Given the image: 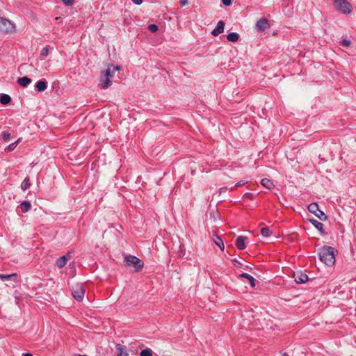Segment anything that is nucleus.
<instances>
[{
  "label": "nucleus",
  "instance_id": "obj_41",
  "mask_svg": "<svg viewBox=\"0 0 356 356\" xmlns=\"http://www.w3.org/2000/svg\"><path fill=\"white\" fill-rule=\"evenodd\" d=\"M234 262L237 263L238 264V266H241V264L240 262H238V261L236 260H234Z\"/></svg>",
  "mask_w": 356,
  "mask_h": 356
},
{
  "label": "nucleus",
  "instance_id": "obj_25",
  "mask_svg": "<svg viewBox=\"0 0 356 356\" xmlns=\"http://www.w3.org/2000/svg\"><path fill=\"white\" fill-rule=\"evenodd\" d=\"M30 187L29 178L26 177L21 184V188L23 191L27 190Z\"/></svg>",
  "mask_w": 356,
  "mask_h": 356
},
{
  "label": "nucleus",
  "instance_id": "obj_21",
  "mask_svg": "<svg viewBox=\"0 0 356 356\" xmlns=\"http://www.w3.org/2000/svg\"><path fill=\"white\" fill-rule=\"evenodd\" d=\"M20 207L23 212H27L31 209V204L28 201H23L20 204Z\"/></svg>",
  "mask_w": 356,
  "mask_h": 356
},
{
  "label": "nucleus",
  "instance_id": "obj_20",
  "mask_svg": "<svg viewBox=\"0 0 356 356\" xmlns=\"http://www.w3.org/2000/svg\"><path fill=\"white\" fill-rule=\"evenodd\" d=\"M10 101H11V97H10V95H8L7 94H1V96H0V102L2 104L6 105L8 103H10Z\"/></svg>",
  "mask_w": 356,
  "mask_h": 356
},
{
  "label": "nucleus",
  "instance_id": "obj_14",
  "mask_svg": "<svg viewBox=\"0 0 356 356\" xmlns=\"http://www.w3.org/2000/svg\"><path fill=\"white\" fill-rule=\"evenodd\" d=\"M115 348H116L118 356H128L129 355V354L127 352L126 348L124 346L118 343V344H116Z\"/></svg>",
  "mask_w": 356,
  "mask_h": 356
},
{
  "label": "nucleus",
  "instance_id": "obj_3",
  "mask_svg": "<svg viewBox=\"0 0 356 356\" xmlns=\"http://www.w3.org/2000/svg\"><path fill=\"white\" fill-rule=\"evenodd\" d=\"M334 6L343 14H348L351 12V5L346 0H334Z\"/></svg>",
  "mask_w": 356,
  "mask_h": 356
},
{
  "label": "nucleus",
  "instance_id": "obj_33",
  "mask_svg": "<svg viewBox=\"0 0 356 356\" xmlns=\"http://www.w3.org/2000/svg\"><path fill=\"white\" fill-rule=\"evenodd\" d=\"M246 183H247L246 181H245L243 180H241V181H239L238 182H237L236 184V185L234 186V188H236V187H241L242 186H244Z\"/></svg>",
  "mask_w": 356,
  "mask_h": 356
},
{
  "label": "nucleus",
  "instance_id": "obj_6",
  "mask_svg": "<svg viewBox=\"0 0 356 356\" xmlns=\"http://www.w3.org/2000/svg\"><path fill=\"white\" fill-rule=\"evenodd\" d=\"M293 277L295 282L298 284H304L308 280V276L302 271L294 273Z\"/></svg>",
  "mask_w": 356,
  "mask_h": 356
},
{
  "label": "nucleus",
  "instance_id": "obj_24",
  "mask_svg": "<svg viewBox=\"0 0 356 356\" xmlns=\"http://www.w3.org/2000/svg\"><path fill=\"white\" fill-rule=\"evenodd\" d=\"M239 35L238 33L232 32L227 35V39L229 42H236L238 40Z\"/></svg>",
  "mask_w": 356,
  "mask_h": 356
},
{
  "label": "nucleus",
  "instance_id": "obj_42",
  "mask_svg": "<svg viewBox=\"0 0 356 356\" xmlns=\"http://www.w3.org/2000/svg\"><path fill=\"white\" fill-rule=\"evenodd\" d=\"M245 195H247L248 197H251L252 196V195L250 194V193H246Z\"/></svg>",
  "mask_w": 356,
  "mask_h": 356
},
{
  "label": "nucleus",
  "instance_id": "obj_10",
  "mask_svg": "<svg viewBox=\"0 0 356 356\" xmlns=\"http://www.w3.org/2000/svg\"><path fill=\"white\" fill-rule=\"evenodd\" d=\"M309 221L314 225V227H316L320 232V233L322 235L325 234V232L323 229V225L321 222H318V220L314 218L309 219Z\"/></svg>",
  "mask_w": 356,
  "mask_h": 356
},
{
  "label": "nucleus",
  "instance_id": "obj_35",
  "mask_svg": "<svg viewBox=\"0 0 356 356\" xmlns=\"http://www.w3.org/2000/svg\"><path fill=\"white\" fill-rule=\"evenodd\" d=\"M74 0H63V2L66 6H70L72 4Z\"/></svg>",
  "mask_w": 356,
  "mask_h": 356
},
{
  "label": "nucleus",
  "instance_id": "obj_32",
  "mask_svg": "<svg viewBox=\"0 0 356 356\" xmlns=\"http://www.w3.org/2000/svg\"><path fill=\"white\" fill-rule=\"evenodd\" d=\"M49 54V49L46 47L42 48L41 51V56H47Z\"/></svg>",
  "mask_w": 356,
  "mask_h": 356
},
{
  "label": "nucleus",
  "instance_id": "obj_34",
  "mask_svg": "<svg viewBox=\"0 0 356 356\" xmlns=\"http://www.w3.org/2000/svg\"><path fill=\"white\" fill-rule=\"evenodd\" d=\"M341 44L344 47H348L350 44V42L348 40L344 39L341 41Z\"/></svg>",
  "mask_w": 356,
  "mask_h": 356
},
{
  "label": "nucleus",
  "instance_id": "obj_9",
  "mask_svg": "<svg viewBox=\"0 0 356 356\" xmlns=\"http://www.w3.org/2000/svg\"><path fill=\"white\" fill-rule=\"evenodd\" d=\"M101 86L103 89H107L111 86L112 81L108 76H105L103 73L100 79Z\"/></svg>",
  "mask_w": 356,
  "mask_h": 356
},
{
  "label": "nucleus",
  "instance_id": "obj_1",
  "mask_svg": "<svg viewBox=\"0 0 356 356\" xmlns=\"http://www.w3.org/2000/svg\"><path fill=\"white\" fill-rule=\"evenodd\" d=\"M335 250L330 246H323L320 249L318 254L320 260L328 266L335 263Z\"/></svg>",
  "mask_w": 356,
  "mask_h": 356
},
{
  "label": "nucleus",
  "instance_id": "obj_4",
  "mask_svg": "<svg viewBox=\"0 0 356 356\" xmlns=\"http://www.w3.org/2000/svg\"><path fill=\"white\" fill-rule=\"evenodd\" d=\"M72 293L74 299L81 301L85 295V289L83 284H76L72 288Z\"/></svg>",
  "mask_w": 356,
  "mask_h": 356
},
{
  "label": "nucleus",
  "instance_id": "obj_38",
  "mask_svg": "<svg viewBox=\"0 0 356 356\" xmlns=\"http://www.w3.org/2000/svg\"><path fill=\"white\" fill-rule=\"evenodd\" d=\"M179 3L181 6H184L188 4V0H180Z\"/></svg>",
  "mask_w": 356,
  "mask_h": 356
},
{
  "label": "nucleus",
  "instance_id": "obj_15",
  "mask_svg": "<svg viewBox=\"0 0 356 356\" xmlns=\"http://www.w3.org/2000/svg\"><path fill=\"white\" fill-rule=\"evenodd\" d=\"M31 81L32 80L27 76H23L17 79V83L21 86L24 87L27 86L29 84L31 83Z\"/></svg>",
  "mask_w": 356,
  "mask_h": 356
},
{
  "label": "nucleus",
  "instance_id": "obj_18",
  "mask_svg": "<svg viewBox=\"0 0 356 356\" xmlns=\"http://www.w3.org/2000/svg\"><path fill=\"white\" fill-rule=\"evenodd\" d=\"M261 184L264 187H265L268 189H271L274 186L273 181L270 179H267V178H264V179H261Z\"/></svg>",
  "mask_w": 356,
  "mask_h": 356
},
{
  "label": "nucleus",
  "instance_id": "obj_39",
  "mask_svg": "<svg viewBox=\"0 0 356 356\" xmlns=\"http://www.w3.org/2000/svg\"><path fill=\"white\" fill-rule=\"evenodd\" d=\"M135 4L140 5L143 3V0H131Z\"/></svg>",
  "mask_w": 356,
  "mask_h": 356
},
{
  "label": "nucleus",
  "instance_id": "obj_11",
  "mask_svg": "<svg viewBox=\"0 0 356 356\" xmlns=\"http://www.w3.org/2000/svg\"><path fill=\"white\" fill-rule=\"evenodd\" d=\"M246 237L243 236H239L236 241V246L238 250H244L246 248L245 240Z\"/></svg>",
  "mask_w": 356,
  "mask_h": 356
},
{
  "label": "nucleus",
  "instance_id": "obj_16",
  "mask_svg": "<svg viewBox=\"0 0 356 356\" xmlns=\"http://www.w3.org/2000/svg\"><path fill=\"white\" fill-rule=\"evenodd\" d=\"M0 279H1L2 280H14L17 282V275L16 273H13L10 275L0 274Z\"/></svg>",
  "mask_w": 356,
  "mask_h": 356
},
{
  "label": "nucleus",
  "instance_id": "obj_40",
  "mask_svg": "<svg viewBox=\"0 0 356 356\" xmlns=\"http://www.w3.org/2000/svg\"><path fill=\"white\" fill-rule=\"evenodd\" d=\"M22 356H33L31 353H24Z\"/></svg>",
  "mask_w": 356,
  "mask_h": 356
},
{
  "label": "nucleus",
  "instance_id": "obj_5",
  "mask_svg": "<svg viewBox=\"0 0 356 356\" xmlns=\"http://www.w3.org/2000/svg\"><path fill=\"white\" fill-rule=\"evenodd\" d=\"M15 29V25L8 19L0 17V31L3 33L11 32Z\"/></svg>",
  "mask_w": 356,
  "mask_h": 356
},
{
  "label": "nucleus",
  "instance_id": "obj_2",
  "mask_svg": "<svg viewBox=\"0 0 356 356\" xmlns=\"http://www.w3.org/2000/svg\"><path fill=\"white\" fill-rule=\"evenodd\" d=\"M124 261L127 266H133L136 272L140 271L144 266V263L141 259L133 255L126 256Z\"/></svg>",
  "mask_w": 356,
  "mask_h": 356
},
{
  "label": "nucleus",
  "instance_id": "obj_7",
  "mask_svg": "<svg viewBox=\"0 0 356 356\" xmlns=\"http://www.w3.org/2000/svg\"><path fill=\"white\" fill-rule=\"evenodd\" d=\"M270 27L268 21L266 18H261L257 21L256 29L259 31H265Z\"/></svg>",
  "mask_w": 356,
  "mask_h": 356
},
{
  "label": "nucleus",
  "instance_id": "obj_27",
  "mask_svg": "<svg viewBox=\"0 0 356 356\" xmlns=\"http://www.w3.org/2000/svg\"><path fill=\"white\" fill-rule=\"evenodd\" d=\"M261 234L264 237H268L271 234V231L268 227H263L261 229Z\"/></svg>",
  "mask_w": 356,
  "mask_h": 356
},
{
  "label": "nucleus",
  "instance_id": "obj_43",
  "mask_svg": "<svg viewBox=\"0 0 356 356\" xmlns=\"http://www.w3.org/2000/svg\"><path fill=\"white\" fill-rule=\"evenodd\" d=\"M282 356H289V355L288 354H286V353H284V354L282 355Z\"/></svg>",
  "mask_w": 356,
  "mask_h": 356
},
{
  "label": "nucleus",
  "instance_id": "obj_23",
  "mask_svg": "<svg viewBox=\"0 0 356 356\" xmlns=\"http://www.w3.org/2000/svg\"><path fill=\"white\" fill-rule=\"evenodd\" d=\"M314 215L322 221H325L327 219L326 214L319 209H318V211L314 213Z\"/></svg>",
  "mask_w": 356,
  "mask_h": 356
},
{
  "label": "nucleus",
  "instance_id": "obj_8",
  "mask_svg": "<svg viewBox=\"0 0 356 356\" xmlns=\"http://www.w3.org/2000/svg\"><path fill=\"white\" fill-rule=\"evenodd\" d=\"M225 23L223 21H219L217 23L216 28L211 31V34L214 36H217L224 31Z\"/></svg>",
  "mask_w": 356,
  "mask_h": 356
},
{
  "label": "nucleus",
  "instance_id": "obj_36",
  "mask_svg": "<svg viewBox=\"0 0 356 356\" xmlns=\"http://www.w3.org/2000/svg\"><path fill=\"white\" fill-rule=\"evenodd\" d=\"M222 2L225 6H229L232 4L231 0H222Z\"/></svg>",
  "mask_w": 356,
  "mask_h": 356
},
{
  "label": "nucleus",
  "instance_id": "obj_37",
  "mask_svg": "<svg viewBox=\"0 0 356 356\" xmlns=\"http://www.w3.org/2000/svg\"><path fill=\"white\" fill-rule=\"evenodd\" d=\"M111 70L113 71V73H115V71H119L121 68V67L120 65H117V66H113L111 67Z\"/></svg>",
  "mask_w": 356,
  "mask_h": 356
},
{
  "label": "nucleus",
  "instance_id": "obj_17",
  "mask_svg": "<svg viewBox=\"0 0 356 356\" xmlns=\"http://www.w3.org/2000/svg\"><path fill=\"white\" fill-rule=\"evenodd\" d=\"M213 241L215 243V244L220 248L221 250H224V243L222 239L220 236L216 235L213 236Z\"/></svg>",
  "mask_w": 356,
  "mask_h": 356
},
{
  "label": "nucleus",
  "instance_id": "obj_12",
  "mask_svg": "<svg viewBox=\"0 0 356 356\" xmlns=\"http://www.w3.org/2000/svg\"><path fill=\"white\" fill-rule=\"evenodd\" d=\"M70 258V256L68 254L64 255V256L60 257L59 259H57V261L56 262V266L60 268L64 267L66 265L67 261Z\"/></svg>",
  "mask_w": 356,
  "mask_h": 356
},
{
  "label": "nucleus",
  "instance_id": "obj_31",
  "mask_svg": "<svg viewBox=\"0 0 356 356\" xmlns=\"http://www.w3.org/2000/svg\"><path fill=\"white\" fill-rule=\"evenodd\" d=\"M1 137L2 138L5 140V141H8L9 140V138H10V134L8 132H5L3 131L2 134H1Z\"/></svg>",
  "mask_w": 356,
  "mask_h": 356
},
{
  "label": "nucleus",
  "instance_id": "obj_29",
  "mask_svg": "<svg viewBox=\"0 0 356 356\" xmlns=\"http://www.w3.org/2000/svg\"><path fill=\"white\" fill-rule=\"evenodd\" d=\"M19 139L18 140H17L16 142L10 144L6 148V150L8 151V152H11V151L14 150L15 149V147H17V143H19Z\"/></svg>",
  "mask_w": 356,
  "mask_h": 356
},
{
  "label": "nucleus",
  "instance_id": "obj_22",
  "mask_svg": "<svg viewBox=\"0 0 356 356\" xmlns=\"http://www.w3.org/2000/svg\"><path fill=\"white\" fill-rule=\"evenodd\" d=\"M308 211L312 213H315L318 211V204L316 202L311 203L307 207Z\"/></svg>",
  "mask_w": 356,
  "mask_h": 356
},
{
  "label": "nucleus",
  "instance_id": "obj_19",
  "mask_svg": "<svg viewBox=\"0 0 356 356\" xmlns=\"http://www.w3.org/2000/svg\"><path fill=\"white\" fill-rule=\"evenodd\" d=\"M239 276L241 277H243V278H245V279H249V281H250L251 286L252 287H254L255 286V280H254V278L252 275H249V274H248L246 273H243L241 274Z\"/></svg>",
  "mask_w": 356,
  "mask_h": 356
},
{
  "label": "nucleus",
  "instance_id": "obj_26",
  "mask_svg": "<svg viewBox=\"0 0 356 356\" xmlns=\"http://www.w3.org/2000/svg\"><path fill=\"white\" fill-rule=\"evenodd\" d=\"M111 67H113V65H110L104 72H102L105 76H108L110 80L114 74L111 70Z\"/></svg>",
  "mask_w": 356,
  "mask_h": 356
},
{
  "label": "nucleus",
  "instance_id": "obj_13",
  "mask_svg": "<svg viewBox=\"0 0 356 356\" xmlns=\"http://www.w3.org/2000/svg\"><path fill=\"white\" fill-rule=\"evenodd\" d=\"M47 88V83L45 80L38 81L35 83V90L38 92H42L45 90Z\"/></svg>",
  "mask_w": 356,
  "mask_h": 356
},
{
  "label": "nucleus",
  "instance_id": "obj_30",
  "mask_svg": "<svg viewBox=\"0 0 356 356\" xmlns=\"http://www.w3.org/2000/svg\"><path fill=\"white\" fill-rule=\"evenodd\" d=\"M148 30L154 33L158 30V26L156 24H150L148 26Z\"/></svg>",
  "mask_w": 356,
  "mask_h": 356
},
{
  "label": "nucleus",
  "instance_id": "obj_28",
  "mask_svg": "<svg viewBox=\"0 0 356 356\" xmlns=\"http://www.w3.org/2000/svg\"><path fill=\"white\" fill-rule=\"evenodd\" d=\"M152 350L150 348H145L141 350L140 356H152Z\"/></svg>",
  "mask_w": 356,
  "mask_h": 356
}]
</instances>
